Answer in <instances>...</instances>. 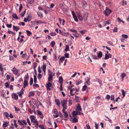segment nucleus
<instances>
[{
    "instance_id": "nucleus-7",
    "label": "nucleus",
    "mask_w": 129,
    "mask_h": 129,
    "mask_svg": "<svg viewBox=\"0 0 129 129\" xmlns=\"http://www.w3.org/2000/svg\"><path fill=\"white\" fill-rule=\"evenodd\" d=\"M72 116H76L78 114L80 115V112H78V111H73L72 112Z\"/></svg>"
},
{
    "instance_id": "nucleus-9",
    "label": "nucleus",
    "mask_w": 129,
    "mask_h": 129,
    "mask_svg": "<svg viewBox=\"0 0 129 129\" xmlns=\"http://www.w3.org/2000/svg\"><path fill=\"white\" fill-rule=\"evenodd\" d=\"M30 118L31 120V122L34 123L36 121L35 120V116L34 115H31L30 117Z\"/></svg>"
},
{
    "instance_id": "nucleus-2",
    "label": "nucleus",
    "mask_w": 129,
    "mask_h": 129,
    "mask_svg": "<svg viewBox=\"0 0 129 129\" xmlns=\"http://www.w3.org/2000/svg\"><path fill=\"white\" fill-rule=\"evenodd\" d=\"M111 12L112 11L109 9L107 7H106L105 10H104L103 11L104 14L107 16H109Z\"/></svg>"
},
{
    "instance_id": "nucleus-28",
    "label": "nucleus",
    "mask_w": 129,
    "mask_h": 129,
    "mask_svg": "<svg viewBox=\"0 0 129 129\" xmlns=\"http://www.w3.org/2000/svg\"><path fill=\"white\" fill-rule=\"evenodd\" d=\"M78 121V120L76 118H75L72 119V122L73 123H76Z\"/></svg>"
},
{
    "instance_id": "nucleus-39",
    "label": "nucleus",
    "mask_w": 129,
    "mask_h": 129,
    "mask_svg": "<svg viewBox=\"0 0 129 129\" xmlns=\"http://www.w3.org/2000/svg\"><path fill=\"white\" fill-rule=\"evenodd\" d=\"M87 87L86 85H84L82 88V90L83 91H84L87 88Z\"/></svg>"
},
{
    "instance_id": "nucleus-26",
    "label": "nucleus",
    "mask_w": 129,
    "mask_h": 129,
    "mask_svg": "<svg viewBox=\"0 0 129 129\" xmlns=\"http://www.w3.org/2000/svg\"><path fill=\"white\" fill-rule=\"evenodd\" d=\"M126 74L124 73H122L121 75V76L122 79H123L124 77L126 76Z\"/></svg>"
},
{
    "instance_id": "nucleus-54",
    "label": "nucleus",
    "mask_w": 129,
    "mask_h": 129,
    "mask_svg": "<svg viewBox=\"0 0 129 129\" xmlns=\"http://www.w3.org/2000/svg\"><path fill=\"white\" fill-rule=\"evenodd\" d=\"M55 43L54 41H52L51 43V46L52 47H53L55 44Z\"/></svg>"
},
{
    "instance_id": "nucleus-63",
    "label": "nucleus",
    "mask_w": 129,
    "mask_h": 129,
    "mask_svg": "<svg viewBox=\"0 0 129 129\" xmlns=\"http://www.w3.org/2000/svg\"><path fill=\"white\" fill-rule=\"evenodd\" d=\"M38 72L39 73H41V69L40 67V66H39L38 69Z\"/></svg>"
},
{
    "instance_id": "nucleus-56",
    "label": "nucleus",
    "mask_w": 129,
    "mask_h": 129,
    "mask_svg": "<svg viewBox=\"0 0 129 129\" xmlns=\"http://www.w3.org/2000/svg\"><path fill=\"white\" fill-rule=\"evenodd\" d=\"M69 106H71L72 104V101L70 99H69Z\"/></svg>"
},
{
    "instance_id": "nucleus-36",
    "label": "nucleus",
    "mask_w": 129,
    "mask_h": 129,
    "mask_svg": "<svg viewBox=\"0 0 129 129\" xmlns=\"http://www.w3.org/2000/svg\"><path fill=\"white\" fill-rule=\"evenodd\" d=\"M4 67V65H2V63L0 64V70L1 71H2L3 69V67Z\"/></svg>"
},
{
    "instance_id": "nucleus-33",
    "label": "nucleus",
    "mask_w": 129,
    "mask_h": 129,
    "mask_svg": "<svg viewBox=\"0 0 129 129\" xmlns=\"http://www.w3.org/2000/svg\"><path fill=\"white\" fill-rule=\"evenodd\" d=\"M18 122L19 123V124L22 125H23V122L22 120H18Z\"/></svg>"
},
{
    "instance_id": "nucleus-6",
    "label": "nucleus",
    "mask_w": 129,
    "mask_h": 129,
    "mask_svg": "<svg viewBox=\"0 0 129 129\" xmlns=\"http://www.w3.org/2000/svg\"><path fill=\"white\" fill-rule=\"evenodd\" d=\"M104 59L105 60L109 58H111L112 57V55L110 54H105V55Z\"/></svg>"
},
{
    "instance_id": "nucleus-14",
    "label": "nucleus",
    "mask_w": 129,
    "mask_h": 129,
    "mask_svg": "<svg viewBox=\"0 0 129 129\" xmlns=\"http://www.w3.org/2000/svg\"><path fill=\"white\" fill-rule=\"evenodd\" d=\"M82 2V6L84 8L86 7L87 5V3L85 1H83Z\"/></svg>"
},
{
    "instance_id": "nucleus-15",
    "label": "nucleus",
    "mask_w": 129,
    "mask_h": 129,
    "mask_svg": "<svg viewBox=\"0 0 129 129\" xmlns=\"http://www.w3.org/2000/svg\"><path fill=\"white\" fill-rule=\"evenodd\" d=\"M29 79L28 75L27 73V75H25L24 77V81H28Z\"/></svg>"
},
{
    "instance_id": "nucleus-31",
    "label": "nucleus",
    "mask_w": 129,
    "mask_h": 129,
    "mask_svg": "<svg viewBox=\"0 0 129 129\" xmlns=\"http://www.w3.org/2000/svg\"><path fill=\"white\" fill-rule=\"evenodd\" d=\"M27 1L29 4H31L34 2V0H27Z\"/></svg>"
},
{
    "instance_id": "nucleus-46",
    "label": "nucleus",
    "mask_w": 129,
    "mask_h": 129,
    "mask_svg": "<svg viewBox=\"0 0 129 129\" xmlns=\"http://www.w3.org/2000/svg\"><path fill=\"white\" fill-rule=\"evenodd\" d=\"M122 37L124 39H127L128 38L127 35L125 34H122Z\"/></svg>"
},
{
    "instance_id": "nucleus-16",
    "label": "nucleus",
    "mask_w": 129,
    "mask_h": 129,
    "mask_svg": "<svg viewBox=\"0 0 129 129\" xmlns=\"http://www.w3.org/2000/svg\"><path fill=\"white\" fill-rule=\"evenodd\" d=\"M105 23V25H106V24H110L111 23V21L110 20H108L106 22L104 21Z\"/></svg>"
},
{
    "instance_id": "nucleus-22",
    "label": "nucleus",
    "mask_w": 129,
    "mask_h": 129,
    "mask_svg": "<svg viewBox=\"0 0 129 129\" xmlns=\"http://www.w3.org/2000/svg\"><path fill=\"white\" fill-rule=\"evenodd\" d=\"M63 112L64 113V117L65 118H67L68 116V115L67 113L65 111H64V112L63 111Z\"/></svg>"
},
{
    "instance_id": "nucleus-52",
    "label": "nucleus",
    "mask_w": 129,
    "mask_h": 129,
    "mask_svg": "<svg viewBox=\"0 0 129 129\" xmlns=\"http://www.w3.org/2000/svg\"><path fill=\"white\" fill-rule=\"evenodd\" d=\"M110 98L111 100V101H114V95L113 94H112L111 95Z\"/></svg>"
},
{
    "instance_id": "nucleus-59",
    "label": "nucleus",
    "mask_w": 129,
    "mask_h": 129,
    "mask_svg": "<svg viewBox=\"0 0 129 129\" xmlns=\"http://www.w3.org/2000/svg\"><path fill=\"white\" fill-rule=\"evenodd\" d=\"M73 34L74 36L76 38H78L79 37V35L78 34H74L73 33Z\"/></svg>"
},
{
    "instance_id": "nucleus-13",
    "label": "nucleus",
    "mask_w": 129,
    "mask_h": 129,
    "mask_svg": "<svg viewBox=\"0 0 129 129\" xmlns=\"http://www.w3.org/2000/svg\"><path fill=\"white\" fill-rule=\"evenodd\" d=\"M12 16L15 19H18V18L16 15V14L15 13H13L12 14Z\"/></svg>"
},
{
    "instance_id": "nucleus-45",
    "label": "nucleus",
    "mask_w": 129,
    "mask_h": 129,
    "mask_svg": "<svg viewBox=\"0 0 129 129\" xmlns=\"http://www.w3.org/2000/svg\"><path fill=\"white\" fill-rule=\"evenodd\" d=\"M42 77V75L40 73H39L38 75V78L39 80Z\"/></svg>"
},
{
    "instance_id": "nucleus-20",
    "label": "nucleus",
    "mask_w": 129,
    "mask_h": 129,
    "mask_svg": "<svg viewBox=\"0 0 129 129\" xmlns=\"http://www.w3.org/2000/svg\"><path fill=\"white\" fill-rule=\"evenodd\" d=\"M74 88H73L72 89H71L70 90V93L71 94V95L73 96L75 94L74 93H73L72 92L75 91Z\"/></svg>"
},
{
    "instance_id": "nucleus-8",
    "label": "nucleus",
    "mask_w": 129,
    "mask_h": 129,
    "mask_svg": "<svg viewBox=\"0 0 129 129\" xmlns=\"http://www.w3.org/2000/svg\"><path fill=\"white\" fill-rule=\"evenodd\" d=\"M52 114L54 116V118H56V108L52 111Z\"/></svg>"
},
{
    "instance_id": "nucleus-41",
    "label": "nucleus",
    "mask_w": 129,
    "mask_h": 129,
    "mask_svg": "<svg viewBox=\"0 0 129 129\" xmlns=\"http://www.w3.org/2000/svg\"><path fill=\"white\" fill-rule=\"evenodd\" d=\"M51 84L50 82H49L46 85V87H50L51 86Z\"/></svg>"
},
{
    "instance_id": "nucleus-5",
    "label": "nucleus",
    "mask_w": 129,
    "mask_h": 129,
    "mask_svg": "<svg viewBox=\"0 0 129 129\" xmlns=\"http://www.w3.org/2000/svg\"><path fill=\"white\" fill-rule=\"evenodd\" d=\"M12 71L13 73L15 75H16L18 74V70L15 67H14L13 68Z\"/></svg>"
},
{
    "instance_id": "nucleus-3",
    "label": "nucleus",
    "mask_w": 129,
    "mask_h": 129,
    "mask_svg": "<svg viewBox=\"0 0 129 129\" xmlns=\"http://www.w3.org/2000/svg\"><path fill=\"white\" fill-rule=\"evenodd\" d=\"M72 13L73 18L74 19L75 21L76 22H78V20L74 12L73 11H72Z\"/></svg>"
},
{
    "instance_id": "nucleus-34",
    "label": "nucleus",
    "mask_w": 129,
    "mask_h": 129,
    "mask_svg": "<svg viewBox=\"0 0 129 129\" xmlns=\"http://www.w3.org/2000/svg\"><path fill=\"white\" fill-rule=\"evenodd\" d=\"M54 74L50 70H48V75L49 76L50 75H51L52 76H53L54 75Z\"/></svg>"
},
{
    "instance_id": "nucleus-29",
    "label": "nucleus",
    "mask_w": 129,
    "mask_h": 129,
    "mask_svg": "<svg viewBox=\"0 0 129 129\" xmlns=\"http://www.w3.org/2000/svg\"><path fill=\"white\" fill-rule=\"evenodd\" d=\"M35 125V126L36 127H37L38 126V123L37 120H36L35 122L34 123Z\"/></svg>"
},
{
    "instance_id": "nucleus-61",
    "label": "nucleus",
    "mask_w": 129,
    "mask_h": 129,
    "mask_svg": "<svg viewBox=\"0 0 129 129\" xmlns=\"http://www.w3.org/2000/svg\"><path fill=\"white\" fill-rule=\"evenodd\" d=\"M81 82L82 81L81 80H80L79 81H78V82L76 83V84L77 85H78L79 84H80L81 83Z\"/></svg>"
},
{
    "instance_id": "nucleus-49",
    "label": "nucleus",
    "mask_w": 129,
    "mask_h": 129,
    "mask_svg": "<svg viewBox=\"0 0 129 129\" xmlns=\"http://www.w3.org/2000/svg\"><path fill=\"white\" fill-rule=\"evenodd\" d=\"M33 86L34 88H36V87H39V85L38 84H36V83L34 84H33Z\"/></svg>"
},
{
    "instance_id": "nucleus-21",
    "label": "nucleus",
    "mask_w": 129,
    "mask_h": 129,
    "mask_svg": "<svg viewBox=\"0 0 129 129\" xmlns=\"http://www.w3.org/2000/svg\"><path fill=\"white\" fill-rule=\"evenodd\" d=\"M102 52L100 51L98 53V57L99 58H101L102 57Z\"/></svg>"
},
{
    "instance_id": "nucleus-18",
    "label": "nucleus",
    "mask_w": 129,
    "mask_h": 129,
    "mask_svg": "<svg viewBox=\"0 0 129 129\" xmlns=\"http://www.w3.org/2000/svg\"><path fill=\"white\" fill-rule=\"evenodd\" d=\"M87 80H86L85 82L87 83L88 85H90V78L89 77L87 78Z\"/></svg>"
},
{
    "instance_id": "nucleus-27",
    "label": "nucleus",
    "mask_w": 129,
    "mask_h": 129,
    "mask_svg": "<svg viewBox=\"0 0 129 129\" xmlns=\"http://www.w3.org/2000/svg\"><path fill=\"white\" fill-rule=\"evenodd\" d=\"M78 106L77 107V109L79 111H81L82 110L81 108L80 104H78Z\"/></svg>"
},
{
    "instance_id": "nucleus-1",
    "label": "nucleus",
    "mask_w": 129,
    "mask_h": 129,
    "mask_svg": "<svg viewBox=\"0 0 129 129\" xmlns=\"http://www.w3.org/2000/svg\"><path fill=\"white\" fill-rule=\"evenodd\" d=\"M67 100H63L62 101L61 103L62 104L63 109L62 110L64 112L65 111V109H67Z\"/></svg>"
},
{
    "instance_id": "nucleus-64",
    "label": "nucleus",
    "mask_w": 129,
    "mask_h": 129,
    "mask_svg": "<svg viewBox=\"0 0 129 129\" xmlns=\"http://www.w3.org/2000/svg\"><path fill=\"white\" fill-rule=\"evenodd\" d=\"M70 31L73 32H75V33H77V31L76 30H75L73 29H71L70 30Z\"/></svg>"
},
{
    "instance_id": "nucleus-12",
    "label": "nucleus",
    "mask_w": 129,
    "mask_h": 129,
    "mask_svg": "<svg viewBox=\"0 0 129 129\" xmlns=\"http://www.w3.org/2000/svg\"><path fill=\"white\" fill-rule=\"evenodd\" d=\"M13 29L14 30H16L17 31L20 29L19 27L17 26H16L14 25L13 26Z\"/></svg>"
},
{
    "instance_id": "nucleus-58",
    "label": "nucleus",
    "mask_w": 129,
    "mask_h": 129,
    "mask_svg": "<svg viewBox=\"0 0 129 129\" xmlns=\"http://www.w3.org/2000/svg\"><path fill=\"white\" fill-rule=\"evenodd\" d=\"M122 2L123 3L122 4V6H124V5H126L127 4L126 2L124 0H123Z\"/></svg>"
},
{
    "instance_id": "nucleus-44",
    "label": "nucleus",
    "mask_w": 129,
    "mask_h": 129,
    "mask_svg": "<svg viewBox=\"0 0 129 129\" xmlns=\"http://www.w3.org/2000/svg\"><path fill=\"white\" fill-rule=\"evenodd\" d=\"M23 8L22 5L21 4H20L19 9V12L20 13L21 11V10Z\"/></svg>"
},
{
    "instance_id": "nucleus-57",
    "label": "nucleus",
    "mask_w": 129,
    "mask_h": 129,
    "mask_svg": "<svg viewBox=\"0 0 129 129\" xmlns=\"http://www.w3.org/2000/svg\"><path fill=\"white\" fill-rule=\"evenodd\" d=\"M122 94L123 96H124L125 95V92L122 89Z\"/></svg>"
},
{
    "instance_id": "nucleus-24",
    "label": "nucleus",
    "mask_w": 129,
    "mask_h": 129,
    "mask_svg": "<svg viewBox=\"0 0 129 129\" xmlns=\"http://www.w3.org/2000/svg\"><path fill=\"white\" fill-rule=\"evenodd\" d=\"M35 93L33 91H30L29 92L28 96H33L34 95Z\"/></svg>"
},
{
    "instance_id": "nucleus-10",
    "label": "nucleus",
    "mask_w": 129,
    "mask_h": 129,
    "mask_svg": "<svg viewBox=\"0 0 129 129\" xmlns=\"http://www.w3.org/2000/svg\"><path fill=\"white\" fill-rule=\"evenodd\" d=\"M63 81V79L62 77L61 76H60L59 78L58 82L60 83V84H62Z\"/></svg>"
},
{
    "instance_id": "nucleus-30",
    "label": "nucleus",
    "mask_w": 129,
    "mask_h": 129,
    "mask_svg": "<svg viewBox=\"0 0 129 129\" xmlns=\"http://www.w3.org/2000/svg\"><path fill=\"white\" fill-rule=\"evenodd\" d=\"M38 14L39 16L41 18H42L43 17L42 14L41 12H38Z\"/></svg>"
},
{
    "instance_id": "nucleus-11",
    "label": "nucleus",
    "mask_w": 129,
    "mask_h": 129,
    "mask_svg": "<svg viewBox=\"0 0 129 129\" xmlns=\"http://www.w3.org/2000/svg\"><path fill=\"white\" fill-rule=\"evenodd\" d=\"M32 16L30 14L28 15L27 17V18L28 21H30L32 19Z\"/></svg>"
},
{
    "instance_id": "nucleus-53",
    "label": "nucleus",
    "mask_w": 129,
    "mask_h": 129,
    "mask_svg": "<svg viewBox=\"0 0 129 129\" xmlns=\"http://www.w3.org/2000/svg\"><path fill=\"white\" fill-rule=\"evenodd\" d=\"M87 17L88 16L86 15H85L83 17L84 19L86 21L87 20Z\"/></svg>"
},
{
    "instance_id": "nucleus-48",
    "label": "nucleus",
    "mask_w": 129,
    "mask_h": 129,
    "mask_svg": "<svg viewBox=\"0 0 129 129\" xmlns=\"http://www.w3.org/2000/svg\"><path fill=\"white\" fill-rule=\"evenodd\" d=\"M37 64L36 62H35L34 63L33 65V68L34 69H36V68L37 67Z\"/></svg>"
},
{
    "instance_id": "nucleus-4",
    "label": "nucleus",
    "mask_w": 129,
    "mask_h": 129,
    "mask_svg": "<svg viewBox=\"0 0 129 129\" xmlns=\"http://www.w3.org/2000/svg\"><path fill=\"white\" fill-rule=\"evenodd\" d=\"M12 97L16 100H17L18 99V96L15 93H13L12 94Z\"/></svg>"
},
{
    "instance_id": "nucleus-62",
    "label": "nucleus",
    "mask_w": 129,
    "mask_h": 129,
    "mask_svg": "<svg viewBox=\"0 0 129 129\" xmlns=\"http://www.w3.org/2000/svg\"><path fill=\"white\" fill-rule=\"evenodd\" d=\"M92 56L95 59H98V58L96 55H92Z\"/></svg>"
},
{
    "instance_id": "nucleus-50",
    "label": "nucleus",
    "mask_w": 129,
    "mask_h": 129,
    "mask_svg": "<svg viewBox=\"0 0 129 129\" xmlns=\"http://www.w3.org/2000/svg\"><path fill=\"white\" fill-rule=\"evenodd\" d=\"M37 113L39 115H42V113L41 112V111L39 110H38L37 111Z\"/></svg>"
},
{
    "instance_id": "nucleus-35",
    "label": "nucleus",
    "mask_w": 129,
    "mask_h": 129,
    "mask_svg": "<svg viewBox=\"0 0 129 129\" xmlns=\"http://www.w3.org/2000/svg\"><path fill=\"white\" fill-rule=\"evenodd\" d=\"M8 125V123L7 122H5L4 123L3 125V127L4 128L6 127Z\"/></svg>"
},
{
    "instance_id": "nucleus-40",
    "label": "nucleus",
    "mask_w": 129,
    "mask_h": 129,
    "mask_svg": "<svg viewBox=\"0 0 129 129\" xmlns=\"http://www.w3.org/2000/svg\"><path fill=\"white\" fill-rule=\"evenodd\" d=\"M33 78L31 77L30 78V85H31L33 83Z\"/></svg>"
},
{
    "instance_id": "nucleus-32",
    "label": "nucleus",
    "mask_w": 129,
    "mask_h": 129,
    "mask_svg": "<svg viewBox=\"0 0 129 129\" xmlns=\"http://www.w3.org/2000/svg\"><path fill=\"white\" fill-rule=\"evenodd\" d=\"M53 77V76H52L51 75H50L48 77V81H51Z\"/></svg>"
},
{
    "instance_id": "nucleus-51",
    "label": "nucleus",
    "mask_w": 129,
    "mask_h": 129,
    "mask_svg": "<svg viewBox=\"0 0 129 129\" xmlns=\"http://www.w3.org/2000/svg\"><path fill=\"white\" fill-rule=\"evenodd\" d=\"M59 7L61 9L63 8V4L62 3H60L59 5Z\"/></svg>"
},
{
    "instance_id": "nucleus-60",
    "label": "nucleus",
    "mask_w": 129,
    "mask_h": 129,
    "mask_svg": "<svg viewBox=\"0 0 129 129\" xmlns=\"http://www.w3.org/2000/svg\"><path fill=\"white\" fill-rule=\"evenodd\" d=\"M7 27L9 28H11L12 26V24H7L6 25Z\"/></svg>"
},
{
    "instance_id": "nucleus-37",
    "label": "nucleus",
    "mask_w": 129,
    "mask_h": 129,
    "mask_svg": "<svg viewBox=\"0 0 129 129\" xmlns=\"http://www.w3.org/2000/svg\"><path fill=\"white\" fill-rule=\"evenodd\" d=\"M69 46L68 45H67L66 46L65 49V51H68L69 50Z\"/></svg>"
},
{
    "instance_id": "nucleus-19",
    "label": "nucleus",
    "mask_w": 129,
    "mask_h": 129,
    "mask_svg": "<svg viewBox=\"0 0 129 129\" xmlns=\"http://www.w3.org/2000/svg\"><path fill=\"white\" fill-rule=\"evenodd\" d=\"M26 31L27 32V35L28 36H30V35L32 34V33L31 32L28 30H26Z\"/></svg>"
},
{
    "instance_id": "nucleus-38",
    "label": "nucleus",
    "mask_w": 129,
    "mask_h": 129,
    "mask_svg": "<svg viewBox=\"0 0 129 129\" xmlns=\"http://www.w3.org/2000/svg\"><path fill=\"white\" fill-rule=\"evenodd\" d=\"M78 18L81 21H82L83 20V18L82 17L81 15H79L78 16Z\"/></svg>"
},
{
    "instance_id": "nucleus-43",
    "label": "nucleus",
    "mask_w": 129,
    "mask_h": 129,
    "mask_svg": "<svg viewBox=\"0 0 129 129\" xmlns=\"http://www.w3.org/2000/svg\"><path fill=\"white\" fill-rule=\"evenodd\" d=\"M34 82L35 83H36L37 82V77L36 76V75H34Z\"/></svg>"
},
{
    "instance_id": "nucleus-47",
    "label": "nucleus",
    "mask_w": 129,
    "mask_h": 129,
    "mask_svg": "<svg viewBox=\"0 0 129 129\" xmlns=\"http://www.w3.org/2000/svg\"><path fill=\"white\" fill-rule=\"evenodd\" d=\"M28 84V81H24V83H23V85H25L27 86Z\"/></svg>"
},
{
    "instance_id": "nucleus-25",
    "label": "nucleus",
    "mask_w": 129,
    "mask_h": 129,
    "mask_svg": "<svg viewBox=\"0 0 129 129\" xmlns=\"http://www.w3.org/2000/svg\"><path fill=\"white\" fill-rule=\"evenodd\" d=\"M65 59V57L64 56L61 57L59 59V61L62 62Z\"/></svg>"
},
{
    "instance_id": "nucleus-17",
    "label": "nucleus",
    "mask_w": 129,
    "mask_h": 129,
    "mask_svg": "<svg viewBox=\"0 0 129 129\" xmlns=\"http://www.w3.org/2000/svg\"><path fill=\"white\" fill-rule=\"evenodd\" d=\"M17 94L19 95V96L20 97H22V95L23 94V92L20 91L17 93Z\"/></svg>"
},
{
    "instance_id": "nucleus-23",
    "label": "nucleus",
    "mask_w": 129,
    "mask_h": 129,
    "mask_svg": "<svg viewBox=\"0 0 129 129\" xmlns=\"http://www.w3.org/2000/svg\"><path fill=\"white\" fill-rule=\"evenodd\" d=\"M96 77H96V79H97V80H96V81L98 82H99V84H100L101 86L102 84L101 80H100L99 79H98L96 78Z\"/></svg>"
},
{
    "instance_id": "nucleus-42",
    "label": "nucleus",
    "mask_w": 129,
    "mask_h": 129,
    "mask_svg": "<svg viewBox=\"0 0 129 129\" xmlns=\"http://www.w3.org/2000/svg\"><path fill=\"white\" fill-rule=\"evenodd\" d=\"M79 32L80 33H81L82 35H83L86 32V30H82L80 31Z\"/></svg>"
},
{
    "instance_id": "nucleus-55",
    "label": "nucleus",
    "mask_w": 129,
    "mask_h": 129,
    "mask_svg": "<svg viewBox=\"0 0 129 129\" xmlns=\"http://www.w3.org/2000/svg\"><path fill=\"white\" fill-rule=\"evenodd\" d=\"M69 54H68L66 52L65 53V54H64V56H65V57L66 58H69Z\"/></svg>"
}]
</instances>
